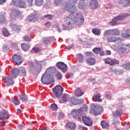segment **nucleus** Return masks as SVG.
<instances>
[{"label":"nucleus","instance_id":"nucleus-1","mask_svg":"<svg viewBox=\"0 0 130 130\" xmlns=\"http://www.w3.org/2000/svg\"><path fill=\"white\" fill-rule=\"evenodd\" d=\"M66 11L70 13L69 16L65 17V24H62V30L73 29L74 24L77 27H81L84 23V17L80 13H77V6L74 4L65 3Z\"/></svg>","mask_w":130,"mask_h":130},{"label":"nucleus","instance_id":"nucleus-2","mask_svg":"<svg viewBox=\"0 0 130 130\" xmlns=\"http://www.w3.org/2000/svg\"><path fill=\"white\" fill-rule=\"evenodd\" d=\"M88 110V107L85 106V107H81L79 108L78 109H73L71 112V114L73 116L74 118H76L77 119H79L80 117L83 116L82 113L84 111H87Z\"/></svg>","mask_w":130,"mask_h":130},{"label":"nucleus","instance_id":"nucleus-3","mask_svg":"<svg viewBox=\"0 0 130 130\" xmlns=\"http://www.w3.org/2000/svg\"><path fill=\"white\" fill-rule=\"evenodd\" d=\"M42 67V61L36 60L34 62V66L31 67V71L32 73H37L39 74L41 72V69Z\"/></svg>","mask_w":130,"mask_h":130},{"label":"nucleus","instance_id":"nucleus-4","mask_svg":"<svg viewBox=\"0 0 130 130\" xmlns=\"http://www.w3.org/2000/svg\"><path fill=\"white\" fill-rule=\"evenodd\" d=\"M41 81L44 85H49L53 82V77L50 75H45V74H44L41 78Z\"/></svg>","mask_w":130,"mask_h":130},{"label":"nucleus","instance_id":"nucleus-5","mask_svg":"<svg viewBox=\"0 0 130 130\" xmlns=\"http://www.w3.org/2000/svg\"><path fill=\"white\" fill-rule=\"evenodd\" d=\"M128 16H129V15L127 13H123L122 15H119L115 17L114 19L109 23V24L112 25V26H114L115 25H116V23H117V21H121V20H123L125 18L128 17Z\"/></svg>","mask_w":130,"mask_h":130},{"label":"nucleus","instance_id":"nucleus-6","mask_svg":"<svg viewBox=\"0 0 130 130\" xmlns=\"http://www.w3.org/2000/svg\"><path fill=\"white\" fill-rule=\"evenodd\" d=\"M53 92L57 98H59L63 92V88L60 85H56L53 88Z\"/></svg>","mask_w":130,"mask_h":130},{"label":"nucleus","instance_id":"nucleus-7","mask_svg":"<svg viewBox=\"0 0 130 130\" xmlns=\"http://www.w3.org/2000/svg\"><path fill=\"white\" fill-rule=\"evenodd\" d=\"M115 35H110V34L107 33L104 34V36H108L107 40L109 42H115V41H118L119 43H121V39L118 37H114Z\"/></svg>","mask_w":130,"mask_h":130},{"label":"nucleus","instance_id":"nucleus-8","mask_svg":"<svg viewBox=\"0 0 130 130\" xmlns=\"http://www.w3.org/2000/svg\"><path fill=\"white\" fill-rule=\"evenodd\" d=\"M12 59L18 66L23 62V57L18 54H14L12 57Z\"/></svg>","mask_w":130,"mask_h":130},{"label":"nucleus","instance_id":"nucleus-9","mask_svg":"<svg viewBox=\"0 0 130 130\" xmlns=\"http://www.w3.org/2000/svg\"><path fill=\"white\" fill-rule=\"evenodd\" d=\"M105 62L107 64H110V66H115V64H118L119 63V61L108 57L105 59Z\"/></svg>","mask_w":130,"mask_h":130},{"label":"nucleus","instance_id":"nucleus-10","mask_svg":"<svg viewBox=\"0 0 130 130\" xmlns=\"http://www.w3.org/2000/svg\"><path fill=\"white\" fill-rule=\"evenodd\" d=\"M82 121L85 125L88 126H91L93 124V121L90 117H87L86 116H83L82 117Z\"/></svg>","mask_w":130,"mask_h":130},{"label":"nucleus","instance_id":"nucleus-11","mask_svg":"<svg viewBox=\"0 0 130 130\" xmlns=\"http://www.w3.org/2000/svg\"><path fill=\"white\" fill-rule=\"evenodd\" d=\"M22 16V12L18 9H12L10 13V17H17L20 18Z\"/></svg>","mask_w":130,"mask_h":130},{"label":"nucleus","instance_id":"nucleus-12","mask_svg":"<svg viewBox=\"0 0 130 130\" xmlns=\"http://www.w3.org/2000/svg\"><path fill=\"white\" fill-rule=\"evenodd\" d=\"M58 69L60 70L63 73H66L68 70V66L63 62H59L56 64Z\"/></svg>","mask_w":130,"mask_h":130},{"label":"nucleus","instance_id":"nucleus-13","mask_svg":"<svg viewBox=\"0 0 130 130\" xmlns=\"http://www.w3.org/2000/svg\"><path fill=\"white\" fill-rule=\"evenodd\" d=\"M5 80V83L7 86H12L15 84V81L11 76H7L3 79Z\"/></svg>","mask_w":130,"mask_h":130},{"label":"nucleus","instance_id":"nucleus-14","mask_svg":"<svg viewBox=\"0 0 130 130\" xmlns=\"http://www.w3.org/2000/svg\"><path fill=\"white\" fill-rule=\"evenodd\" d=\"M88 6V1L87 0H79L78 8L80 10H84Z\"/></svg>","mask_w":130,"mask_h":130},{"label":"nucleus","instance_id":"nucleus-15","mask_svg":"<svg viewBox=\"0 0 130 130\" xmlns=\"http://www.w3.org/2000/svg\"><path fill=\"white\" fill-rule=\"evenodd\" d=\"M10 118V114L8 113V112L4 110L0 112V119L3 120V119H9Z\"/></svg>","mask_w":130,"mask_h":130},{"label":"nucleus","instance_id":"nucleus-16","mask_svg":"<svg viewBox=\"0 0 130 130\" xmlns=\"http://www.w3.org/2000/svg\"><path fill=\"white\" fill-rule=\"evenodd\" d=\"M89 8L91 10H96L98 8V2L96 0H90Z\"/></svg>","mask_w":130,"mask_h":130},{"label":"nucleus","instance_id":"nucleus-17","mask_svg":"<svg viewBox=\"0 0 130 130\" xmlns=\"http://www.w3.org/2000/svg\"><path fill=\"white\" fill-rule=\"evenodd\" d=\"M66 128H70L71 130L76 129V124L73 122H68V123L66 124Z\"/></svg>","mask_w":130,"mask_h":130},{"label":"nucleus","instance_id":"nucleus-18","mask_svg":"<svg viewBox=\"0 0 130 130\" xmlns=\"http://www.w3.org/2000/svg\"><path fill=\"white\" fill-rule=\"evenodd\" d=\"M86 61L88 66H94L96 63V59L92 57L88 58Z\"/></svg>","mask_w":130,"mask_h":130},{"label":"nucleus","instance_id":"nucleus-19","mask_svg":"<svg viewBox=\"0 0 130 130\" xmlns=\"http://www.w3.org/2000/svg\"><path fill=\"white\" fill-rule=\"evenodd\" d=\"M19 74L20 73H19V69L18 68L12 69L11 71V76H12L13 78H17V77H18V76L20 75Z\"/></svg>","mask_w":130,"mask_h":130},{"label":"nucleus","instance_id":"nucleus-20","mask_svg":"<svg viewBox=\"0 0 130 130\" xmlns=\"http://www.w3.org/2000/svg\"><path fill=\"white\" fill-rule=\"evenodd\" d=\"M38 18V17H37L34 13H32L27 16L28 20L32 22H35Z\"/></svg>","mask_w":130,"mask_h":130},{"label":"nucleus","instance_id":"nucleus-21","mask_svg":"<svg viewBox=\"0 0 130 130\" xmlns=\"http://www.w3.org/2000/svg\"><path fill=\"white\" fill-rule=\"evenodd\" d=\"M122 114H123V113L122 112V110H121V109H117L115 112H113V116L114 117L120 116V115H122Z\"/></svg>","mask_w":130,"mask_h":130},{"label":"nucleus","instance_id":"nucleus-22","mask_svg":"<svg viewBox=\"0 0 130 130\" xmlns=\"http://www.w3.org/2000/svg\"><path fill=\"white\" fill-rule=\"evenodd\" d=\"M10 28L13 30V31H20L21 28L18 25L14 23H10L9 25Z\"/></svg>","mask_w":130,"mask_h":130},{"label":"nucleus","instance_id":"nucleus-23","mask_svg":"<svg viewBox=\"0 0 130 130\" xmlns=\"http://www.w3.org/2000/svg\"><path fill=\"white\" fill-rule=\"evenodd\" d=\"M6 22V13L4 12H0V23H4Z\"/></svg>","mask_w":130,"mask_h":130},{"label":"nucleus","instance_id":"nucleus-24","mask_svg":"<svg viewBox=\"0 0 130 130\" xmlns=\"http://www.w3.org/2000/svg\"><path fill=\"white\" fill-rule=\"evenodd\" d=\"M19 76L21 77L24 76H25L26 74V70H25V68L24 67H20L19 69Z\"/></svg>","mask_w":130,"mask_h":130},{"label":"nucleus","instance_id":"nucleus-25","mask_svg":"<svg viewBox=\"0 0 130 130\" xmlns=\"http://www.w3.org/2000/svg\"><path fill=\"white\" fill-rule=\"evenodd\" d=\"M21 46L24 51H28L30 48V46L27 43H21Z\"/></svg>","mask_w":130,"mask_h":130},{"label":"nucleus","instance_id":"nucleus-26","mask_svg":"<svg viewBox=\"0 0 130 130\" xmlns=\"http://www.w3.org/2000/svg\"><path fill=\"white\" fill-rule=\"evenodd\" d=\"M75 95L77 96V97H80L82 96V95H84V92L82 91L81 89L80 88H78L75 92Z\"/></svg>","mask_w":130,"mask_h":130},{"label":"nucleus","instance_id":"nucleus-27","mask_svg":"<svg viewBox=\"0 0 130 130\" xmlns=\"http://www.w3.org/2000/svg\"><path fill=\"white\" fill-rule=\"evenodd\" d=\"M76 58L79 62H83L84 61V55L81 53L77 54Z\"/></svg>","mask_w":130,"mask_h":130},{"label":"nucleus","instance_id":"nucleus-28","mask_svg":"<svg viewBox=\"0 0 130 130\" xmlns=\"http://www.w3.org/2000/svg\"><path fill=\"white\" fill-rule=\"evenodd\" d=\"M12 102L14 104V105H16V106L18 105H20V100L18 99V97L16 96H15L12 100Z\"/></svg>","mask_w":130,"mask_h":130},{"label":"nucleus","instance_id":"nucleus-29","mask_svg":"<svg viewBox=\"0 0 130 130\" xmlns=\"http://www.w3.org/2000/svg\"><path fill=\"white\" fill-rule=\"evenodd\" d=\"M101 125H102L103 128H107L109 126V124L108 122L104 120L101 121Z\"/></svg>","mask_w":130,"mask_h":130},{"label":"nucleus","instance_id":"nucleus-30","mask_svg":"<svg viewBox=\"0 0 130 130\" xmlns=\"http://www.w3.org/2000/svg\"><path fill=\"white\" fill-rule=\"evenodd\" d=\"M69 101L70 103H71L72 104H74V105H77L78 104V100H77V99H76V98L74 96L70 98Z\"/></svg>","mask_w":130,"mask_h":130},{"label":"nucleus","instance_id":"nucleus-31","mask_svg":"<svg viewBox=\"0 0 130 130\" xmlns=\"http://www.w3.org/2000/svg\"><path fill=\"white\" fill-rule=\"evenodd\" d=\"M127 47H130L129 44L123 45L122 47L119 48V50L122 53H123V52L126 51V48H127Z\"/></svg>","mask_w":130,"mask_h":130},{"label":"nucleus","instance_id":"nucleus-32","mask_svg":"<svg viewBox=\"0 0 130 130\" xmlns=\"http://www.w3.org/2000/svg\"><path fill=\"white\" fill-rule=\"evenodd\" d=\"M104 33H119V30L117 29H108L105 30Z\"/></svg>","mask_w":130,"mask_h":130},{"label":"nucleus","instance_id":"nucleus-33","mask_svg":"<svg viewBox=\"0 0 130 130\" xmlns=\"http://www.w3.org/2000/svg\"><path fill=\"white\" fill-rule=\"evenodd\" d=\"M54 4L55 6H63V0H55Z\"/></svg>","mask_w":130,"mask_h":130},{"label":"nucleus","instance_id":"nucleus-34","mask_svg":"<svg viewBox=\"0 0 130 130\" xmlns=\"http://www.w3.org/2000/svg\"><path fill=\"white\" fill-rule=\"evenodd\" d=\"M55 76L56 79L59 81L62 79V75H61V73L59 72H56Z\"/></svg>","mask_w":130,"mask_h":130},{"label":"nucleus","instance_id":"nucleus-35","mask_svg":"<svg viewBox=\"0 0 130 130\" xmlns=\"http://www.w3.org/2000/svg\"><path fill=\"white\" fill-rule=\"evenodd\" d=\"M70 96L68 94H63L62 95V100L64 102H68V100H69V98Z\"/></svg>","mask_w":130,"mask_h":130},{"label":"nucleus","instance_id":"nucleus-36","mask_svg":"<svg viewBox=\"0 0 130 130\" xmlns=\"http://www.w3.org/2000/svg\"><path fill=\"white\" fill-rule=\"evenodd\" d=\"M93 97L98 100L99 102H102V99H100L101 97V94L100 93L95 94Z\"/></svg>","mask_w":130,"mask_h":130},{"label":"nucleus","instance_id":"nucleus-37","mask_svg":"<svg viewBox=\"0 0 130 130\" xmlns=\"http://www.w3.org/2000/svg\"><path fill=\"white\" fill-rule=\"evenodd\" d=\"M43 43L44 44H46V45H48V44H50V38H46L44 39L43 41Z\"/></svg>","mask_w":130,"mask_h":130},{"label":"nucleus","instance_id":"nucleus-38","mask_svg":"<svg viewBox=\"0 0 130 130\" xmlns=\"http://www.w3.org/2000/svg\"><path fill=\"white\" fill-rule=\"evenodd\" d=\"M43 4V0H35V5L37 7H41Z\"/></svg>","mask_w":130,"mask_h":130},{"label":"nucleus","instance_id":"nucleus-39","mask_svg":"<svg viewBox=\"0 0 130 130\" xmlns=\"http://www.w3.org/2000/svg\"><path fill=\"white\" fill-rule=\"evenodd\" d=\"M18 7L22 9H25L26 7V3L23 1H20Z\"/></svg>","mask_w":130,"mask_h":130},{"label":"nucleus","instance_id":"nucleus-40","mask_svg":"<svg viewBox=\"0 0 130 130\" xmlns=\"http://www.w3.org/2000/svg\"><path fill=\"white\" fill-rule=\"evenodd\" d=\"M50 107L53 111H56V110H57V109H58L57 105L55 104H53L51 105Z\"/></svg>","mask_w":130,"mask_h":130},{"label":"nucleus","instance_id":"nucleus-41","mask_svg":"<svg viewBox=\"0 0 130 130\" xmlns=\"http://www.w3.org/2000/svg\"><path fill=\"white\" fill-rule=\"evenodd\" d=\"M53 28L55 29V30H56L57 32H61V29H60V27H59V25L58 24H56L53 25Z\"/></svg>","mask_w":130,"mask_h":130},{"label":"nucleus","instance_id":"nucleus-42","mask_svg":"<svg viewBox=\"0 0 130 130\" xmlns=\"http://www.w3.org/2000/svg\"><path fill=\"white\" fill-rule=\"evenodd\" d=\"M79 0H68L65 4H78V1Z\"/></svg>","mask_w":130,"mask_h":130},{"label":"nucleus","instance_id":"nucleus-43","mask_svg":"<svg viewBox=\"0 0 130 130\" xmlns=\"http://www.w3.org/2000/svg\"><path fill=\"white\" fill-rule=\"evenodd\" d=\"M92 51L94 52V53H95V54H98L101 51V48H94Z\"/></svg>","mask_w":130,"mask_h":130},{"label":"nucleus","instance_id":"nucleus-44","mask_svg":"<svg viewBox=\"0 0 130 130\" xmlns=\"http://www.w3.org/2000/svg\"><path fill=\"white\" fill-rule=\"evenodd\" d=\"M123 67L126 70H130V62H128L125 64L122 65Z\"/></svg>","mask_w":130,"mask_h":130},{"label":"nucleus","instance_id":"nucleus-45","mask_svg":"<svg viewBox=\"0 0 130 130\" xmlns=\"http://www.w3.org/2000/svg\"><path fill=\"white\" fill-rule=\"evenodd\" d=\"M20 99L22 101V102H25V101H27V100H28V98L26 95H21L20 96Z\"/></svg>","mask_w":130,"mask_h":130},{"label":"nucleus","instance_id":"nucleus-46","mask_svg":"<svg viewBox=\"0 0 130 130\" xmlns=\"http://www.w3.org/2000/svg\"><path fill=\"white\" fill-rule=\"evenodd\" d=\"M92 33H101V29L98 28H94L92 29Z\"/></svg>","mask_w":130,"mask_h":130},{"label":"nucleus","instance_id":"nucleus-47","mask_svg":"<svg viewBox=\"0 0 130 130\" xmlns=\"http://www.w3.org/2000/svg\"><path fill=\"white\" fill-rule=\"evenodd\" d=\"M20 2V0H12L13 5L16 6V7H18Z\"/></svg>","mask_w":130,"mask_h":130},{"label":"nucleus","instance_id":"nucleus-48","mask_svg":"<svg viewBox=\"0 0 130 130\" xmlns=\"http://www.w3.org/2000/svg\"><path fill=\"white\" fill-rule=\"evenodd\" d=\"M24 40L26 42H28L29 41H31V37L30 36H25L24 37Z\"/></svg>","mask_w":130,"mask_h":130},{"label":"nucleus","instance_id":"nucleus-49","mask_svg":"<svg viewBox=\"0 0 130 130\" xmlns=\"http://www.w3.org/2000/svg\"><path fill=\"white\" fill-rule=\"evenodd\" d=\"M85 54L86 56H87V57L93 56V55H94V54H93V52H85Z\"/></svg>","mask_w":130,"mask_h":130},{"label":"nucleus","instance_id":"nucleus-50","mask_svg":"<svg viewBox=\"0 0 130 130\" xmlns=\"http://www.w3.org/2000/svg\"><path fill=\"white\" fill-rule=\"evenodd\" d=\"M122 36L124 38H128V37H130V34L127 33H122Z\"/></svg>","mask_w":130,"mask_h":130},{"label":"nucleus","instance_id":"nucleus-51","mask_svg":"<svg viewBox=\"0 0 130 130\" xmlns=\"http://www.w3.org/2000/svg\"><path fill=\"white\" fill-rule=\"evenodd\" d=\"M44 18L46 19H48L49 20H51L52 19L53 16L52 15L48 14L44 16Z\"/></svg>","mask_w":130,"mask_h":130},{"label":"nucleus","instance_id":"nucleus-52","mask_svg":"<svg viewBox=\"0 0 130 130\" xmlns=\"http://www.w3.org/2000/svg\"><path fill=\"white\" fill-rule=\"evenodd\" d=\"M119 5H123L125 3H127V0H118Z\"/></svg>","mask_w":130,"mask_h":130},{"label":"nucleus","instance_id":"nucleus-53","mask_svg":"<svg viewBox=\"0 0 130 130\" xmlns=\"http://www.w3.org/2000/svg\"><path fill=\"white\" fill-rule=\"evenodd\" d=\"M28 4V7H32L33 4V0H27Z\"/></svg>","mask_w":130,"mask_h":130},{"label":"nucleus","instance_id":"nucleus-54","mask_svg":"<svg viewBox=\"0 0 130 130\" xmlns=\"http://www.w3.org/2000/svg\"><path fill=\"white\" fill-rule=\"evenodd\" d=\"M64 116H64V114L62 113H60L58 115V117H59V119H62V118H64Z\"/></svg>","mask_w":130,"mask_h":130},{"label":"nucleus","instance_id":"nucleus-55","mask_svg":"<svg viewBox=\"0 0 130 130\" xmlns=\"http://www.w3.org/2000/svg\"><path fill=\"white\" fill-rule=\"evenodd\" d=\"M2 33H9V30L6 27L2 28Z\"/></svg>","mask_w":130,"mask_h":130},{"label":"nucleus","instance_id":"nucleus-56","mask_svg":"<svg viewBox=\"0 0 130 130\" xmlns=\"http://www.w3.org/2000/svg\"><path fill=\"white\" fill-rule=\"evenodd\" d=\"M32 50H34L35 52H38V51H40V49L39 48L34 47L32 48Z\"/></svg>","mask_w":130,"mask_h":130},{"label":"nucleus","instance_id":"nucleus-57","mask_svg":"<svg viewBox=\"0 0 130 130\" xmlns=\"http://www.w3.org/2000/svg\"><path fill=\"white\" fill-rule=\"evenodd\" d=\"M128 5H130V0H127V3L123 6L124 8L128 7Z\"/></svg>","mask_w":130,"mask_h":130},{"label":"nucleus","instance_id":"nucleus-58","mask_svg":"<svg viewBox=\"0 0 130 130\" xmlns=\"http://www.w3.org/2000/svg\"><path fill=\"white\" fill-rule=\"evenodd\" d=\"M51 25V24L50 23V22L48 21L45 24V25L46 27H47V28H48L49 27H50V25Z\"/></svg>","mask_w":130,"mask_h":130},{"label":"nucleus","instance_id":"nucleus-59","mask_svg":"<svg viewBox=\"0 0 130 130\" xmlns=\"http://www.w3.org/2000/svg\"><path fill=\"white\" fill-rule=\"evenodd\" d=\"M3 35L5 37H9L10 36V33H3Z\"/></svg>","mask_w":130,"mask_h":130},{"label":"nucleus","instance_id":"nucleus-60","mask_svg":"<svg viewBox=\"0 0 130 130\" xmlns=\"http://www.w3.org/2000/svg\"><path fill=\"white\" fill-rule=\"evenodd\" d=\"M106 54H107V55H110L111 54V51H110V50H107L106 51Z\"/></svg>","mask_w":130,"mask_h":130},{"label":"nucleus","instance_id":"nucleus-61","mask_svg":"<svg viewBox=\"0 0 130 130\" xmlns=\"http://www.w3.org/2000/svg\"><path fill=\"white\" fill-rule=\"evenodd\" d=\"M6 2H7V0H0V5H3Z\"/></svg>","mask_w":130,"mask_h":130},{"label":"nucleus","instance_id":"nucleus-62","mask_svg":"<svg viewBox=\"0 0 130 130\" xmlns=\"http://www.w3.org/2000/svg\"><path fill=\"white\" fill-rule=\"evenodd\" d=\"M126 83H130V78H127L125 79Z\"/></svg>","mask_w":130,"mask_h":130},{"label":"nucleus","instance_id":"nucleus-63","mask_svg":"<svg viewBox=\"0 0 130 130\" xmlns=\"http://www.w3.org/2000/svg\"><path fill=\"white\" fill-rule=\"evenodd\" d=\"M73 46H74L73 45H71V46L69 45L67 47V49H72V48H73Z\"/></svg>","mask_w":130,"mask_h":130},{"label":"nucleus","instance_id":"nucleus-64","mask_svg":"<svg viewBox=\"0 0 130 130\" xmlns=\"http://www.w3.org/2000/svg\"><path fill=\"white\" fill-rule=\"evenodd\" d=\"M100 55H101V56H103V55H104V51H100Z\"/></svg>","mask_w":130,"mask_h":130}]
</instances>
